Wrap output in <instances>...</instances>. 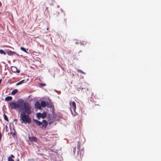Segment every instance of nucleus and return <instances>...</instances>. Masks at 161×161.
I'll return each instance as SVG.
<instances>
[{
    "label": "nucleus",
    "instance_id": "nucleus-8",
    "mask_svg": "<svg viewBox=\"0 0 161 161\" xmlns=\"http://www.w3.org/2000/svg\"><path fill=\"white\" fill-rule=\"evenodd\" d=\"M29 140L31 142H36L37 141V138L34 136L29 137Z\"/></svg>",
    "mask_w": 161,
    "mask_h": 161
},
{
    "label": "nucleus",
    "instance_id": "nucleus-34",
    "mask_svg": "<svg viewBox=\"0 0 161 161\" xmlns=\"http://www.w3.org/2000/svg\"><path fill=\"white\" fill-rule=\"evenodd\" d=\"M58 8H59V6H58Z\"/></svg>",
    "mask_w": 161,
    "mask_h": 161
},
{
    "label": "nucleus",
    "instance_id": "nucleus-23",
    "mask_svg": "<svg viewBox=\"0 0 161 161\" xmlns=\"http://www.w3.org/2000/svg\"><path fill=\"white\" fill-rule=\"evenodd\" d=\"M77 71L78 72H80V73H81L82 74H85V72H83L82 70H80V69H77Z\"/></svg>",
    "mask_w": 161,
    "mask_h": 161
},
{
    "label": "nucleus",
    "instance_id": "nucleus-25",
    "mask_svg": "<svg viewBox=\"0 0 161 161\" xmlns=\"http://www.w3.org/2000/svg\"><path fill=\"white\" fill-rule=\"evenodd\" d=\"M40 85L41 87H42L43 86H46V84H45L43 83H40Z\"/></svg>",
    "mask_w": 161,
    "mask_h": 161
},
{
    "label": "nucleus",
    "instance_id": "nucleus-20",
    "mask_svg": "<svg viewBox=\"0 0 161 161\" xmlns=\"http://www.w3.org/2000/svg\"><path fill=\"white\" fill-rule=\"evenodd\" d=\"M3 116L4 120L7 121L8 122V119L7 115L5 114H4Z\"/></svg>",
    "mask_w": 161,
    "mask_h": 161
},
{
    "label": "nucleus",
    "instance_id": "nucleus-10",
    "mask_svg": "<svg viewBox=\"0 0 161 161\" xmlns=\"http://www.w3.org/2000/svg\"><path fill=\"white\" fill-rule=\"evenodd\" d=\"M66 20L67 19L64 18L61 21V24L63 25H66L67 23Z\"/></svg>",
    "mask_w": 161,
    "mask_h": 161
},
{
    "label": "nucleus",
    "instance_id": "nucleus-24",
    "mask_svg": "<svg viewBox=\"0 0 161 161\" xmlns=\"http://www.w3.org/2000/svg\"><path fill=\"white\" fill-rule=\"evenodd\" d=\"M8 161H14L11 157H8Z\"/></svg>",
    "mask_w": 161,
    "mask_h": 161
},
{
    "label": "nucleus",
    "instance_id": "nucleus-11",
    "mask_svg": "<svg viewBox=\"0 0 161 161\" xmlns=\"http://www.w3.org/2000/svg\"><path fill=\"white\" fill-rule=\"evenodd\" d=\"M46 106L48 108H51L52 107V103L50 101H47Z\"/></svg>",
    "mask_w": 161,
    "mask_h": 161
},
{
    "label": "nucleus",
    "instance_id": "nucleus-26",
    "mask_svg": "<svg viewBox=\"0 0 161 161\" xmlns=\"http://www.w3.org/2000/svg\"><path fill=\"white\" fill-rule=\"evenodd\" d=\"M10 157H11V158H14V156L12 155V154H11V155L10 156Z\"/></svg>",
    "mask_w": 161,
    "mask_h": 161
},
{
    "label": "nucleus",
    "instance_id": "nucleus-19",
    "mask_svg": "<svg viewBox=\"0 0 161 161\" xmlns=\"http://www.w3.org/2000/svg\"><path fill=\"white\" fill-rule=\"evenodd\" d=\"M24 81H25V80H22L17 82L16 84V85L18 86V85H20V84H22L23 83H24Z\"/></svg>",
    "mask_w": 161,
    "mask_h": 161
},
{
    "label": "nucleus",
    "instance_id": "nucleus-13",
    "mask_svg": "<svg viewBox=\"0 0 161 161\" xmlns=\"http://www.w3.org/2000/svg\"><path fill=\"white\" fill-rule=\"evenodd\" d=\"M13 98L11 96H8L6 97L5 99V101H10L12 100Z\"/></svg>",
    "mask_w": 161,
    "mask_h": 161
},
{
    "label": "nucleus",
    "instance_id": "nucleus-12",
    "mask_svg": "<svg viewBox=\"0 0 161 161\" xmlns=\"http://www.w3.org/2000/svg\"><path fill=\"white\" fill-rule=\"evenodd\" d=\"M46 103L45 101H42L41 103V107H44L46 106Z\"/></svg>",
    "mask_w": 161,
    "mask_h": 161
},
{
    "label": "nucleus",
    "instance_id": "nucleus-17",
    "mask_svg": "<svg viewBox=\"0 0 161 161\" xmlns=\"http://www.w3.org/2000/svg\"><path fill=\"white\" fill-rule=\"evenodd\" d=\"M55 2V0H48V3L49 4H50L51 5H52L53 4V3H54Z\"/></svg>",
    "mask_w": 161,
    "mask_h": 161
},
{
    "label": "nucleus",
    "instance_id": "nucleus-29",
    "mask_svg": "<svg viewBox=\"0 0 161 161\" xmlns=\"http://www.w3.org/2000/svg\"><path fill=\"white\" fill-rule=\"evenodd\" d=\"M2 135L1 134V132H0V140H1L2 138Z\"/></svg>",
    "mask_w": 161,
    "mask_h": 161
},
{
    "label": "nucleus",
    "instance_id": "nucleus-6",
    "mask_svg": "<svg viewBox=\"0 0 161 161\" xmlns=\"http://www.w3.org/2000/svg\"><path fill=\"white\" fill-rule=\"evenodd\" d=\"M42 129L46 128L47 126V122L45 120H43L42 122Z\"/></svg>",
    "mask_w": 161,
    "mask_h": 161
},
{
    "label": "nucleus",
    "instance_id": "nucleus-2",
    "mask_svg": "<svg viewBox=\"0 0 161 161\" xmlns=\"http://www.w3.org/2000/svg\"><path fill=\"white\" fill-rule=\"evenodd\" d=\"M28 103L25 102L22 99H19L17 101V103L15 102H10L9 105L11 109H16L18 108L19 111L23 110V108Z\"/></svg>",
    "mask_w": 161,
    "mask_h": 161
},
{
    "label": "nucleus",
    "instance_id": "nucleus-28",
    "mask_svg": "<svg viewBox=\"0 0 161 161\" xmlns=\"http://www.w3.org/2000/svg\"><path fill=\"white\" fill-rule=\"evenodd\" d=\"M16 72L17 73H19L20 72V71L19 70H18L17 69V71H16Z\"/></svg>",
    "mask_w": 161,
    "mask_h": 161
},
{
    "label": "nucleus",
    "instance_id": "nucleus-33",
    "mask_svg": "<svg viewBox=\"0 0 161 161\" xmlns=\"http://www.w3.org/2000/svg\"><path fill=\"white\" fill-rule=\"evenodd\" d=\"M48 8L47 7H46V9H47Z\"/></svg>",
    "mask_w": 161,
    "mask_h": 161
},
{
    "label": "nucleus",
    "instance_id": "nucleus-27",
    "mask_svg": "<svg viewBox=\"0 0 161 161\" xmlns=\"http://www.w3.org/2000/svg\"><path fill=\"white\" fill-rule=\"evenodd\" d=\"M75 151H76V148H75V147L74 148V150H73V152H74V154L75 153Z\"/></svg>",
    "mask_w": 161,
    "mask_h": 161
},
{
    "label": "nucleus",
    "instance_id": "nucleus-1",
    "mask_svg": "<svg viewBox=\"0 0 161 161\" xmlns=\"http://www.w3.org/2000/svg\"><path fill=\"white\" fill-rule=\"evenodd\" d=\"M19 121L22 123L30 124L31 122L29 115L31 114V107L29 103L25 106L23 110H20Z\"/></svg>",
    "mask_w": 161,
    "mask_h": 161
},
{
    "label": "nucleus",
    "instance_id": "nucleus-30",
    "mask_svg": "<svg viewBox=\"0 0 161 161\" xmlns=\"http://www.w3.org/2000/svg\"><path fill=\"white\" fill-rule=\"evenodd\" d=\"M6 131H8V130H7V128H8V127L7 125L6 126Z\"/></svg>",
    "mask_w": 161,
    "mask_h": 161
},
{
    "label": "nucleus",
    "instance_id": "nucleus-3",
    "mask_svg": "<svg viewBox=\"0 0 161 161\" xmlns=\"http://www.w3.org/2000/svg\"><path fill=\"white\" fill-rule=\"evenodd\" d=\"M80 143L78 142L77 143V148L78 149L77 151V158L78 159L79 161H81L82 158L83 157L84 154V150L83 149H80Z\"/></svg>",
    "mask_w": 161,
    "mask_h": 161
},
{
    "label": "nucleus",
    "instance_id": "nucleus-21",
    "mask_svg": "<svg viewBox=\"0 0 161 161\" xmlns=\"http://www.w3.org/2000/svg\"><path fill=\"white\" fill-rule=\"evenodd\" d=\"M0 53L1 54H3L4 55H5L6 54V52L2 49L0 50Z\"/></svg>",
    "mask_w": 161,
    "mask_h": 161
},
{
    "label": "nucleus",
    "instance_id": "nucleus-15",
    "mask_svg": "<svg viewBox=\"0 0 161 161\" xmlns=\"http://www.w3.org/2000/svg\"><path fill=\"white\" fill-rule=\"evenodd\" d=\"M18 92V90L17 89H15L12 91L11 92V94L14 95Z\"/></svg>",
    "mask_w": 161,
    "mask_h": 161
},
{
    "label": "nucleus",
    "instance_id": "nucleus-31",
    "mask_svg": "<svg viewBox=\"0 0 161 161\" xmlns=\"http://www.w3.org/2000/svg\"><path fill=\"white\" fill-rule=\"evenodd\" d=\"M1 82H2V80L0 79V84L1 83Z\"/></svg>",
    "mask_w": 161,
    "mask_h": 161
},
{
    "label": "nucleus",
    "instance_id": "nucleus-16",
    "mask_svg": "<svg viewBox=\"0 0 161 161\" xmlns=\"http://www.w3.org/2000/svg\"><path fill=\"white\" fill-rule=\"evenodd\" d=\"M79 91H80V89H81V91H82L83 90L85 89L86 90L88 91V89L87 87H83V86H81L80 88H78Z\"/></svg>",
    "mask_w": 161,
    "mask_h": 161
},
{
    "label": "nucleus",
    "instance_id": "nucleus-7",
    "mask_svg": "<svg viewBox=\"0 0 161 161\" xmlns=\"http://www.w3.org/2000/svg\"><path fill=\"white\" fill-rule=\"evenodd\" d=\"M35 108L37 109H41V104H40V103L38 101H36L35 104Z\"/></svg>",
    "mask_w": 161,
    "mask_h": 161
},
{
    "label": "nucleus",
    "instance_id": "nucleus-5",
    "mask_svg": "<svg viewBox=\"0 0 161 161\" xmlns=\"http://www.w3.org/2000/svg\"><path fill=\"white\" fill-rule=\"evenodd\" d=\"M37 119H39L40 118H42V119H44L46 117L47 115V113L46 112H43L42 114L40 113H38L37 114Z\"/></svg>",
    "mask_w": 161,
    "mask_h": 161
},
{
    "label": "nucleus",
    "instance_id": "nucleus-22",
    "mask_svg": "<svg viewBox=\"0 0 161 161\" xmlns=\"http://www.w3.org/2000/svg\"><path fill=\"white\" fill-rule=\"evenodd\" d=\"M20 49L21 50H22V51L24 52H25V53H27L28 52H27V51H26V49L24 47H20Z\"/></svg>",
    "mask_w": 161,
    "mask_h": 161
},
{
    "label": "nucleus",
    "instance_id": "nucleus-32",
    "mask_svg": "<svg viewBox=\"0 0 161 161\" xmlns=\"http://www.w3.org/2000/svg\"><path fill=\"white\" fill-rule=\"evenodd\" d=\"M14 120H15V121H17V119H15Z\"/></svg>",
    "mask_w": 161,
    "mask_h": 161
},
{
    "label": "nucleus",
    "instance_id": "nucleus-14",
    "mask_svg": "<svg viewBox=\"0 0 161 161\" xmlns=\"http://www.w3.org/2000/svg\"><path fill=\"white\" fill-rule=\"evenodd\" d=\"M7 53L8 55H12L14 54H16V53L15 52L8 51L7 52Z\"/></svg>",
    "mask_w": 161,
    "mask_h": 161
},
{
    "label": "nucleus",
    "instance_id": "nucleus-9",
    "mask_svg": "<svg viewBox=\"0 0 161 161\" xmlns=\"http://www.w3.org/2000/svg\"><path fill=\"white\" fill-rule=\"evenodd\" d=\"M33 121L36 125L38 126H40L42 124V122H40L37 119H34Z\"/></svg>",
    "mask_w": 161,
    "mask_h": 161
},
{
    "label": "nucleus",
    "instance_id": "nucleus-18",
    "mask_svg": "<svg viewBox=\"0 0 161 161\" xmlns=\"http://www.w3.org/2000/svg\"><path fill=\"white\" fill-rule=\"evenodd\" d=\"M12 71L14 72H16L17 70V68L15 67H12L11 68Z\"/></svg>",
    "mask_w": 161,
    "mask_h": 161
},
{
    "label": "nucleus",
    "instance_id": "nucleus-4",
    "mask_svg": "<svg viewBox=\"0 0 161 161\" xmlns=\"http://www.w3.org/2000/svg\"><path fill=\"white\" fill-rule=\"evenodd\" d=\"M70 110L73 116H75L78 115V113L76 112V105L75 103L73 101L72 102L70 101L69 102Z\"/></svg>",
    "mask_w": 161,
    "mask_h": 161
}]
</instances>
